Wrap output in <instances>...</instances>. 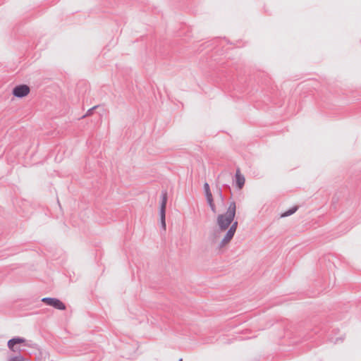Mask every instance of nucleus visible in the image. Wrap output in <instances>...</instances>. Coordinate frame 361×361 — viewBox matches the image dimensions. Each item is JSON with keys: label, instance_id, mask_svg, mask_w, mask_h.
<instances>
[{"label": "nucleus", "instance_id": "6", "mask_svg": "<svg viewBox=\"0 0 361 361\" xmlns=\"http://www.w3.org/2000/svg\"><path fill=\"white\" fill-rule=\"evenodd\" d=\"M235 182L238 188L242 189L244 186L245 179L243 175L240 173V169H237L235 173Z\"/></svg>", "mask_w": 361, "mask_h": 361}, {"label": "nucleus", "instance_id": "10", "mask_svg": "<svg viewBox=\"0 0 361 361\" xmlns=\"http://www.w3.org/2000/svg\"><path fill=\"white\" fill-rule=\"evenodd\" d=\"M9 361H25V360L20 355L11 357Z\"/></svg>", "mask_w": 361, "mask_h": 361}, {"label": "nucleus", "instance_id": "13", "mask_svg": "<svg viewBox=\"0 0 361 361\" xmlns=\"http://www.w3.org/2000/svg\"><path fill=\"white\" fill-rule=\"evenodd\" d=\"M219 196H220V197H221V200L223 201V196H222V194H221V190H219Z\"/></svg>", "mask_w": 361, "mask_h": 361}, {"label": "nucleus", "instance_id": "8", "mask_svg": "<svg viewBox=\"0 0 361 361\" xmlns=\"http://www.w3.org/2000/svg\"><path fill=\"white\" fill-rule=\"evenodd\" d=\"M204 193H205V196H206L207 202H211V200H213L212 194L210 190L205 191Z\"/></svg>", "mask_w": 361, "mask_h": 361}, {"label": "nucleus", "instance_id": "3", "mask_svg": "<svg viewBox=\"0 0 361 361\" xmlns=\"http://www.w3.org/2000/svg\"><path fill=\"white\" fill-rule=\"evenodd\" d=\"M42 301L47 305L54 307L56 309L63 310L66 309V305L59 299L54 298H44Z\"/></svg>", "mask_w": 361, "mask_h": 361}, {"label": "nucleus", "instance_id": "2", "mask_svg": "<svg viewBox=\"0 0 361 361\" xmlns=\"http://www.w3.org/2000/svg\"><path fill=\"white\" fill-rule=\"evenodd\" d=\"M166 202H167V194L166 192H164L162 194V200L161 202L160 206V220H161V224L162 228L165 230L166 229Z\"/></svg>", "mask_w": 361, "mask_h": 361}, {"label": "nucleus", "instance_id": "14", "mask_svg": "<svg viewBox=\"0 0 361 361\" xmlns=\"http://www.w3.org/2000/svg\"><path fill=\"white\" fill-rule=\"evenodd\" d=\"M178 361H183V359H182V358H180Z\"/></svg>", "mask_w": 361, "mask_h": 361}, {"label": "nucleus", "instance_id": "7", "mask_svg": "<svg viewBox=\"0 0 361 361\" xmlns=\"http://www.w3.org/2000/svg\"><path fill=\"white\" fill-rule=\"evenodd\" d=\"M298 209V207H295L293 208H291L290 209H288V211L285 212L284 213H283L281 216V217H286V216H288L293 214H294Z\"/></svg>", "mask_w": 361, "mask_h": 361}, {"label": "nucleus", "instance_id": "4", "mask_svg": "<svg viewBox=\"0 0 361 361\" xmlns=\"http://www.w3.org/2000/svg\"><path fill=\"white\" fill-rule=\"evenodd\" d=\"M30 92V87L27 85H20L15 87L13 90V94L18 98L27 96Z\"/></svg>", "mask_w": 361, "mask_h": 361}, {"label": "nucleus", "instance_id": "11", "mask_svg": "<svg viewBox=\"0 0 361 361\" xmlns=\"http://www.w3.org/2000/svg\"><path fill=\"white\" fill-rule=\"evenodd\" d=\"M97 107V106H94V107H92V108L90 109L87 111V112L86 113V114H85V115H84V116H82V118H85V117H86V116H89L92 115V112H93V110H94V109H95Z\"/></svg>", "mask_w": 361, "mask_h": 361}, {"label": "nucleus", "instance_id": "5", "mask_svg": "<svg viewBox=\"0 0 361 361\" xmlns=\"http://www.w3.org/2000/svg\"><path fill=\"white\" fill-rule=\"evenodd\" d=\"M25 342V339L20 337H16L10 339L8 341V347L13 352H20L21 349L19 347H17V344L23 343Z\"/></svg>", "mask_w": 361, "mask_h": 361}, {"label": "nucleus", "instance_id": "1", "mask_svg": "<svg viewBox=\"0 0 361 361\" xmlns=\"http://www.w3.org/2000/svg\"><path fill=\"white\" fill-rule=\"evenodd\" d=\"M236 212L235 202H230L225 213L216 216L218 230L211 237L213 244H217L216 249L221 250L226 247L233 239L238 227V221H234Z\"/></svg>", "mask_w": 361, "mask_h": 361}, {"label": "nucleus", "instance_id": "9", "mask_svg": "<svg viewBox=\"0 0 361 361\" xmlns=\"http://www.w3.org/2000/svg\"><path fill=\"white\" fill-rule=\"evenodd\" d=\"M211 210L214 212V213H216V206L214 203V200H211V202H207Z\"/></svg>", "mask_w": 361, "mask_h": 361}, {"label": "nucleus", "instance_id": "12", "mask_svg": "<svg viewBox=\"0 0 361 361\" xmlns=\"http://www.w3.org/2000/svg\"><path fill=\"white\" fill-rule=\"evenodd\" d=\"M204 192L210 190L209 185L207 183H205L204 184Z\"/></svg>", "mask_w": 361, "mask_h": 361}]
</instances>
